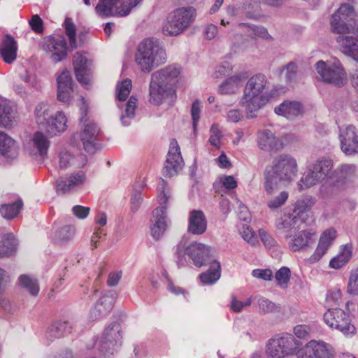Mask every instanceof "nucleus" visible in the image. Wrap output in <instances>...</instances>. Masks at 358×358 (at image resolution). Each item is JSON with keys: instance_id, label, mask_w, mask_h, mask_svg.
Masks as SVG:
<instances>
[{"instance_id": "nucleus-39", "label": "nucleus", "mask_w": 358, "mask_h": 358, "mask_svg": "<svg viewBox=\"0 0 358 358\" xmlns=\"http://www.w3.org/2000/svg\"><path fill=\"white\" fill-rule=\"evenodd\" d=\"M13 118V109L10 102L0 96V127L11 126Z\"/></svg>"}, {"instance_id": "nucleus-40", "label": "nucleus", "mask_w": 358, "mask_h": 358, "mask_svg": "<svg viewBox=\"0 0 358 358\" xmlns=\"http://www.w3.org/2000/svg\"><path fill=\"white\" fill-rule=\"evenodd\" d=\"M31 141L34 148L37 150L40 156L43 157L47 155L50 143L43 133L41 131L34 133Z\"/></svg>"}, {"instance_id": "nucleus-23", "label": "nucleus", "mask_w": 358, "mask_h": 358, "mask_svg": "<svg viewBox=\"0 0 358 358\" xmlns=\"http://www.w3.org/2000/svg\"><path fill=\"white\" fill-rule=\"evenodd\" d=\"M57 99L59 101L69 103L73 93V80L71 73L67 70H64L57 78Z\"/></svg>"}, {"instance_id": "nucleus-58", "label": "nucleus", "mask_w": 358, "mask_h": 358, "mask_svg": "<svg viewBox=\"0 0 358 358\" xmlns=\"http://www.w3.org/2000/svg\"><path fill=\"white\" fill-rule=\"evenodd\" d=\"M329 248L324 245L323 244L318 243V245L314 252V253L309 257L308 262L314 264L321 259V258L326 254Z\"/></svg>"}, {"instance_id": "nucleus-59", "label": "nucleus", "mask_w": 358, "mask_h": 358, "mask_svg": "<svg viewBox=\"0 0 358 358\" xmlns=\"http://www.w3.org/2000/svg\"><path fill=\"white\" fill-rule=\"evenodd\" d=\"M259 234L262 241L267 248L271 249L277 245L276 241L265 230L259 229Z\"/></svg>"}, {"instance_id": "nucleus-62", "label": "nucleus", "mask_w": 358, "mask_h": 358, "mask_svg": "<svg viewBox=\"0 0 358 358\" xmlns=\"http://www.w3.org/2000/svg\"><path fill=\"white\" fill-rule=\"evenodd\" d=\"M87 58L80 52H76L73 56V67L74 70H80L82 69H86Z\"/></svg>"}, {"instance_id": "nucleus-10", "label": "nucleus", "mask_w": 358, "mask_h": 358, "mask_svg": "<svg viewBox=\"0 0 358 358\" xmlns=\"http://www.w3.org/2000/svg\"><path fill=\"white\" fill-rule=\"evenodd\" d=\"M297 341L291 334H285L271 338L266 345L268 358H284L294 353Z\"/></svg>"}, {"instance_id": "nucleus-51", "label": "nucleus", "mask_w": 358, "mask_h": 358, "mask_svg": "<svg viewBox=\"0 0 358 358\" xmlns=\"http://www.w3.org/2000/svg\"><path fill=\"white\" fill-rule=\"evenodd\" d=\"M291 271L288 267H281L275 275L278 285L282 288H286L289 282Z\"/></svg>"}, {"instance_id": "nucleus-9", "label": "nucleus", "mask_w": 358, "mask_h": 358, "mask_svg": "<svg viewBox=\"0 0 358 358\" xmlns=\"http://www.w3.org/2000/svg\"><path fill=\"white\" fill-rule=\"evenodd\" d=\"M357 168L354 164H344L339 166L332 174V184L323 185L320 189L322 198H328L336 194L343 189L344 185L356 176Z\"/></svg>"}, {"instance_id": "nucleus-33", "label": "nucleus", "mask_w": 358, "mask_h": 358, "mask_svg": "<svg viewBox=\"0 0 358 358\" xmlns=\"http://www.w3.org/2000/svg\"><path fill=\"white\" fill-rule=\"evenodd\" d=\"M18 148L16 142L6 133L0 131V155L8 159L17 156Z\"/></svg>"}, {"instance_id": "nucleus-34", "label": "nucleus", "mask_w": 358, "mask_h": 358, "mask_svg": "<svg viewBox=\"0 0 358 358\" xmlns=\"http://www.w3.org/2000/svg\"><path fill=\"white\" fill-rule=\"evenodd\" d=\"M316 199L313 196H306L300 199H298L289 208V211L293 214V216L300 222L301 221V216L310 210L312 207L315 204Z\"/></svg>"}, {"instance_id": "nucleus-22", "label": "nucleus", "mask_w": 358, "mask_h": 358, "mask_svg": "<svg viewBox=\"0 0 358 358\" xmlns=\"http://www.w3.org/2000/svg\"><path fill=\"white\" fill-rule=\"evenodd\" d=\"M298 358H334V355L323 342L311 341L299 352Z\"/></svg>"}, {"instance_id": "nucleus-50", "label": "nucleus", "mask_w": 358, "mask_h": 358, "mask_svg": "<svg viewBox=\"0 0 358 358\" xmlns=\"http://www.w3.org/2000/svg\"><path fill=\"white\" fill-rule=\"evenodd\" d=\"M144 186V182H141L139 184L136 185L134 187V190L131 192V210L136 212L139 208L143 199L141 196V189Z\"/></svg>"}, {"instance_id": "nucleus-25", "label": "nucleus", "mask_w": 358, "mask_h": 358, "mask_svg": "<svg viewBox=\"0 0 358 358\" xmlns=\"http://www.w3.org/2000/svg\"><path fill=\"white\" fill-rule=\"evenodd\" d=\"M86 176L83 171L71 174L66 180L61 179L57 181L56 191L58 194H65L83 185Z\"/></svg>"}, {"instance_id": "nucleus-18", "label": "nucleus", "mask_w": 358, "mask_h": 358, "mask_svg": "<svg viewBox=\"0 0 358 358\" xmlns=\"http://www.w3.org/2000/svg\"><path fill=\"white\" fill-rule=\"evenodd\" d=\"M336 38L341 52L358 62V25L347 33L341 34Z\"/></svg>"}, {"instance_id": "nucleus-14", "label": "nucleus", "mask_w": 358, "mask_h": 358, "mask_svg": "<svg viewBox=\"0 0 358 358\" xmlns=\"http://www.w3.org/2000/svg\"><path fill=\"white\" fill-rule=\"evenodd\" d=\"M41 47L54 63L62 62L67 57L66 41L63 36L51 35L44 37Z\"/></svg>"}, {"instance_id": "nucleus-2", "label": "nucleus", "mask_w": 358, "mask_h": 358, "mask_svg": "<svg viewBox=\"0 0 358 358\" xmlns=\"http://www.w3.org/2000/svg\"><path fill=\"white\" fill-rule=\"evenodd\" d=\"M267 78L263 74L252 76L247 82L241 104L245 108L247 117L253 118L255 113L266 104L268 101L266 91Z\"/></svg>"}, {"instance_id": "nucleus-57", "label": "nucleus", "mask_w": 358, "mask_h": 358, "mask_svg": "<svg viewBox=\"0 0 358 358\" xmlns=\"http://www.w3.org/2000/svg\"><path fill=\"white\" fill-rule=\"evenodd\" d=\"M239 233L243 238L251 245H255L257 242V238L255 236L254 231L250 227L243 224L239 229Z\"/></svg>"}, {"instance_id": "nucleus-48", "label": "nucleus", "mask_w": 358, "mask_h": 358, "mask_svg": "<svg viewBox=\"0 0 358 358\" xmlns=\"http://www.w3.org/2000/svg\"><path fill=\"white\" fill-rule=\"evenodd\" d=\"M259 311L264 314L277 313L280 311V306L263 296H257Z\"/></svg>"}, {"instance_id": "nucleus-52", "label": "nucleus", "mask_w": 358, "mask_h": 358, "mask_svg": "<svg viewBox=\"0 0 358 358\" xmlns=\"http://www.w3.org/2000/svg\"><path fill=\"white\" fill-rule=\"evenodd\" d=\"M288 197V192L281 191L276 196L268 201L267 206L271 210L278 209L285 203Z\"/></svg>"}, {"instance_id": "nucleus-43", "label": "nucleus", "mask_w": 358, "mask_h": 358, "mask_svg": "<svg viewBox=\"0 0 358 358\" xmlns=\"http://www.w3.org/2000/svg\"><path fill=\"white\" fill-rule=\"evenodd\" d=\"M51 113V108L49 105L45 103H38L35 108V115L37 123L44 127L48 121L53 116Z\"/></svg>"}, {"instance_id": "nucleus-7", "label": "nucleus", "mask_w": 358, "mask_h": 358, "mask_svg": "<svg viewBox=\"0 0 358 358\" xmlns=\"http://www.w3.org/2000/svg\"><path fill=\"white\" fill-rule=\"evenodd\" d=\"M320 78L324 83L341 87L347 81V73L341 62L336 57L326 62L320 60L315 65Z\"/></svg>"}, {"instance_id": "nucleus-35", "label": "nucleus", "mask_w": 358, "mask_h": 358, "mask_svg": "<svg viewBox=\"0 0 358 358\" xmlns=\"http://www.w3.org/2000/svg\"><path fill=\"white\" fill-rule=\"evenodd\" d=\"M245 78V75L242 73L236 74L227 78L219 86V93L221 94H231L236 93L240 89L241 82Z\"/></svg>"}, {"instance_id": "nucleus-30", "label": "nucleus", "mask_w": 358, "mask_h": 358, "mask_svg": "<svg viewBox=\"0 0 358 358\" xmlns=\"http://www.w3.org/2000/svg\"><path fill=\"white\" fill-rule=\"evenodd\" d=\"M274 110L279 115L293 119L303 113V108L299 101L286 100L275 107Z\"/></svg>"}, {"instance_id": "nucleus-20", "label": "nucleus", "mask_w": 358, "mask_h": 358, "mask_svg": "<svg viewBox=\"0 0 358 358\" xmlns=\"http://www.w3.org/2000/svg\"><path fill=\"white\" fill-rule=\"evenodd\" d=\"M176 96L173 87L161 84L151 78L149 86V102L154 106H159L168 99Z\"/></svg>"}, {"instance_id": "nucleus-17", "label": "nucleus", "mask_w": 358, "mask_h": 358, "mask_svg": "<svg viewBox=\"0 0 358 358\" xmlns=\"http://www.w3.org/2000/svg\"><path fill=\"white\" fill-rule=\"evenodd\" d=\"M184 166V161L180 154V147L176 140L170 143L166 160L163 168L164 176L172 177L178 173Z\"/></svg>"}, {"instance_id": "nucleus-56", "label": "nucleus", "mask_w": 358, "mask_h": 358, "mask_svg": "<svg viewBox=\"0 0 358 358\" xmlns=\"http://www.w3.org/2000/svg\"><path fill=\"white\" fill-rule=\"evenodd\" d=\"M347 291L350 294L358 295V268L351 272Z\"/></svg>"}, {"instance_id": "nucleus-12", "label": "nucleus", "mask_w": 358, "mask_h": 358, "mask_svg": "<svg viewBox=\"0 0 358 358\" xmlns=\"http://www.w3.org/2000/svg\"><path fill=\"white\" fill-rule=\"evenodd\" d=\"M120 0H99L96 11L101 17L119 15L124 17L129 14L142 0H123L120 7L117 4Z\"/></svg>"}, {"instance_id": "nucleus-6", "label": "nucleus", "mask_w": 358, "mask_h": 358, "mask_svg": "<svg viewBox=\"0 0 358 358\" xmlns=\"http://www.w3.org/2000/svg\"><path fill=\"white\" fill-rule=\"evenodd\" d=\"M333 160L331 159H322L311 164L306 171L303 174L297 182L299 192L308 189L327 178L332 180Z\"/></svg>"}, {"instance_id": "nucleus-60", "label": "nucleus", "mask_w": 358, "mask_h": 358, "mask_svg": "<svg viewBox=\"0 0 358 358\" xmlns=\"http://www.w3.org/2000/svg\"><path fill=\"white\" fill-rule=\"evenodd\" d=\"M75 164V158L69 152H62L59 155V167L66 169Z\"/></svg>"}, {"instance_id": "nucleus-38", "label": "nucleus", "mask_w": 358, "mask_h": 358, "mask_svg": "<svg viewBox=\"0 0 358 358\" xmlns=\"http://www.w3.org/2000/svg\"><path fill=\"white\" fill-rule=\"evenodd\" d=\"M220 278V264L214 260L210 268L200 274L199 278L204 285H213Z\"/></svg>"}, {"instance_id": "nucleus-37", "label": "nucleus", "mask_w": 358, "mask_h": 358, "mask_svg": "<svg viewBox=\"0 0 358 358\" xmlns=\"http://www.w3.org/2000/svg\"><path fill=\"white\" fill-rule=\"evenodd\" d=\"M71 326L66 321H57L52 324L48 329L46 336L48 339L52 341L64 336L66 334L70 332Z\"/></svg>"}, {"instance_id": "nucleus-24", "label": "nucleus", "mask_w": 358, "mask_h": 358, "mask_svg": "<svg viewBox=\"0 0 358 358\" xmlns=\"http://www.w3.org/2000/svg\"><path fill=\"white\" fill-rule=\"evenodd\" d=\"M180 74V68L176 64L168 65L151 75V78L162 85L172 87L178 82Z\"/></svg>"}, {"instance_id": "nucleus-31", "label": "nucleus", "mask_w": 358, "mask_h": 358, "mask_svg": "<svg viewBox=\"0 0 358 358\" xmlns=\"http://www.w3.org/2000/svg\"><path fill=\"white\" fill-rule=\"evenodd\" d=\"M315 236V233L312 229L298 231L289 238V247L294 252L304 249L310 245Z\"/></svg>"}, {"instance_id": "nucleus-13", "label": "nucleus", "mask_w": 358, "mask_h": 358, "mask_svg": "<svg viewBox=\"0 0 358 358\" xmlns=\"http://www.w3.org/2000/svg\"><path fill=\"white\" fill-rule=\"evenodd\" d=\"M160 206L154 210L150 222L151 234L153 238H159L167 227L165 210L170 196L165 193L164 189L158 196Z\"/></svg>"}, {"instance_id": "nucleus-54", "label": "nucleus", "mask_w": 358, "mask_h": 358, "mask_svg": "<svg viewBox=\"0 0 358 358\" xmlns=\"http://www.w3.org/2000/svg\"><path fill=\"white\" fill-rule=\"evenodd\" d=\"M337 237V231L334 228H329L324 231L319 240V243L330 248Z\"/></svg>"}, {"instance_id": "nucleus-47", "label": "nucleus", "mask_w": 358, "mask_h": 358, "mask_svg": "<svg viewBox=\"0 0 358 358\" xmlns=\"http://www.w3.org/2000/svg\"><path fill=\"white\" fill-rule=\"evenodd\" d=\"M75 234V228L72 226H64L55 231L54 239L60 244H64L71 241Z\"/></svg>"}, {"instance_id": "nucleus-16", "label": "nucleus", "mask_w": 358, "mask_h": 358, "mask_svg": "<svg viewBox=\"0 0 358 358\" xmlns=\"http://www.w3.org/2000/svg\"><path fill=\"white\" fill-rule=\"evenodd\" d=\"M356 16V12L352 5L349 3L342 4L331 17V27L332 31L337 34L348 32L352 27L348 25V23L354 20Z\"/></svg>"}, {"instance_id": "nucleus-42", "label": "nucleus", "mask_w": 358, "mask_h": 358, "mask_svg": "<svg viewBox=\"0 0 358 358\" xmlns=\"http://www.w3.org/2000/svg\"><path fill=\"white\" fill-rule=\"evenodd\" d=\"M138 99L136 96H131L126 104L124 113L120 116V120L123 126H128L131 120L134 117L135 110Z\"/></svg>"}, {"instance_id": "nucleus-19", "label": "nucleus", "mask_w": 358, "mask_h": 358, "mask_svg": "<svg viewBox=\"0 0 358 358\" xmlns=\"http://www.w3.org/2000/svg\"><path fill=\"white\" fill-rule=\"evenodd\" d=\"M339 140L341 149L346 155L358 154V135L353 126L341 127Z\"/></svg>"}, {"instance_id": "nucleus-3", "label": "nucleus", "mask_w": 358, "mask_h": 358, "mask_svg": "<svg viewBox=\"0 0 358 358\" xmlns=\"http://www.w3.org/2000/svg\"><path fill=\"white\" fill-rule=\"evenodd\" d=\"M135 61L142 72L150 73L166 62V53L157 39L148 38L138 44Z\"/></svg>"}, {"instance_id": "nucleus-36", "label": "nucleus", "mask_w": 358, "mask_h": 358, "mask_svg": "<svg viewBox=\"0 0 358 358\" xmlns=\"http://www.w3.org/2000/svg\"><path fill=\"white\" fill-rule=\"evenodd\" d=\"M299 221L293 216L289 211H287L285 215L278 219L275 222L276 228L279 230H284L285 232V238H289L292 237V229L295 227Z\"/></svg>"}, {"instance_id": "nucleus-5", "label": "nucleus", "mask_w": 358, "mask_h": 358, "mask_svg": "<svg viewBox=\"0 0 358 358\" xmlns=\"http://www.w3.org/2000/svg\"><path fill=\"white\" fill-rule=\"evenodd\" d=\"M196 9L192 6L181 7L169 13L162 26V33L167 36L182 34L194 21Z\"/></svg>"}, {"instance_id": "nucleus-4", "label": "nucleus", "mask_w": 358, "mask_h": 358, "mask_svg": "<svg viewBox=\"0 0 358 358\" xmlns=\"http://www.w3.org/2000/svg\"><path fill=\"white\" fill-rule=\"evenodd\" d=\"M213 249L203 243L192 242L187 245V238L182 237L176 248L179 266L185 264L187 255L197 267H201L211 262Z\"/></svg>"}, {"instance_id": "nucleus-46", "label": "nucleus", "mask_w": 358, "mask_h": 358, "mask_svg": "<svg viewBox=\"0 0 358 358\" xmlns=\"http://www.w3.org/2000/svg\"><path fill=\"white\" fill-rule=\"evenodd\" d=\"M22 206V200H17L11 204H4L0 208V213L4 218L11 220L18 215Z\"/></svg>"}, {"instance_id": "nucleus-21", "label": "nucleus", "mask_w": 358, "mask_h": 358, "mask_svg": "<svg viewBox=\"0 0 358 358\" xmlns=\"http://www.w3.org/2000/svg\"><path fill=\"white\" fill-rule=\"evenodd\" d=\"M257 143L259 149L266 152H278L285 147L281 138L277 137L268 129H261L257 134Z\"/></svg>"}, {"instance_id": "nucleus-41", "label": "nucleus", "mask_w": 358, "mask_h": 358, "mask_svg": "<svg viewBox=\"0 0 358 358\" xmlns=\"http://www.w3.org/2000/svg\"><path fill=\"white\" fill-rule=\"evenodd\" d=\"M19 285L34 296H36L40 290L38 280L26 274L19 277Z\"/></svg>"}, {"instance_id": "nucleus-32", "label": "nucleus", "mask_w": 358, "mask_h": 358, "mask_svg": "<svg viewBox=\"0 0 358 358\" xmlns=\"http://www.w3.org/2000/svg\"><path fill=\"white\" fill-rule=\"evenodd\" d=\"M353 248L352 243L341 245L338 254L329 261V266L334 269L345 266L352 259Z\"/></svg>"}, {"instance_id": "nucleus-27", "label": "nucleus", "mask_w": 358, "mask_h": 358, "mask_svg": "<svg viewBox=\"0 0 358 358\" xmlns=\"http://www.w3.org/2000/svg\"><path fill=\"white\" fill-rule=\"evenodd\" d=\"M115 297L113 294L103 296L95 304L90 312V318L97 320L106 316L112 310Z\"/></svg>"}, {"instance_id": "nucleus-53", "label": "nucleus", "mask_w": 358, "mask_h": 358, "mask_svg": "<svg viewBox=\"0 0 358 358\" xmlns=\"http://www.w3.org/2000/svg\"><path fill=\"white\" fill-rule=\"evenodd\" d=\"M64 27L66 34L69 37V45L71 48H77V42L76 40V27L70 18H66L64 21Z\"/></svg>"}, {"instance_id": "nucleus-26", "label": "nucleus", "mask_w": 358, "mask_h": 358, "mask_svg": "<svg viewBox=\"0 0 358 358\" xmlns=\"http://www.w3.org/2000/svg\"><path fill=\"white\" fill-rule=\"evenodd\" d=\"M207 229V220L203 211L193 210L189 213L187 231L194 235H201Z\"/></svg>"}, {"instance_id": "nucleus-8", "label": "nucleus", "mask_w": 358, "mask_h": 358, "mask_svg": "<svg viewBox=\"0 0 358 358\" xmlns=\"http://www.w3.org/2000/svg\"><path fill=\"white\" fill-rule=\"evenodd\" d=\"M80 110L82 115L80 120L84 122L83 128L80 134L73 135L71 143L79 148L83 146L86 152L93 153L95 150L94 141L99 133V129L94 122L85 118L87 107L84 102Z\"/></svg>"}, {"instance_id": "nucleus-1", "label": "nucleus", "mask_w": 358, "mask_h": 358, "mask_svg": "<svg viewBox=\"0 0 358 358\" xmlns=\"http://www.w3.org/2000/svg\"><path fill=\"white\" fill-rule=\"evenodd\" d=\"M297 172L295 158L287 154L275 157L264 173V189L267 195L274 194L282 187L288 185Z\"/></svg>"}, {"instance_id": "nucleus-61", "label": "nucleus", "mask_w": 358, "mask_h": 358, "mask_svg": "<svg viewBox=\"0 0 358 358\" xmlns=\"http://www.w3.org/2000/svg\"><path fill=\"white\" fill-rule=\"evenodd\" d=\"M201 103L199 100L194 101L191 108V115L193 121V127L195 128L200 119Z\"/></svg>"}, {"instance_id": "nucleus-15", "label": "nucleus", "mask_w": 358, "mask_h": 358, "mask_svg": "<svg viewBox=\"0 0 358 358\" xmlns=\"http://www.w3.org/2000/svg\"><path fill=\"white\" fill-rule=\"evenodd\" d=\"M122 339L120 325L117 322H112L103 331L99 341V351L106 358L114 353L115 345Z\"/></svg>"}, {"instance_id": "nucleus-29", "label": "nucleus", "mask_w": 358, "mask_h": 358, "mask_svg": "<svg viewBox=\"0 0 358 358\" xmlns=\"http://www.w3.org/2000/svg\"><path fill=\"white\" fill-rule=\"evenodd\" d=\"M17 43L15 38L7 34L0 45V54L3 61L12 64L17 58Z\"/></svg>"}, {"instance_id": "nucleus-11", "label": "nucleus", "mask_w": 358, "mask_h": 358, "mask_svg": "<svg viewBox=\"0 0 358 358\" xmlns=\"http://www.w3.org/2000/svg\"><path fill=\"white\" fill-rule=\"evenodd\" d=\"M323 319L331 329L340 331L343 334H353L355 327L351 324L349 314L341 308H329L324 314Z\"/></svg>"}, {"instance_id": "nucleus-28", "label": "nucleus", "mask_w": 358, "mask_h": 358, "mask_svg": "<svg viewBox=\"0 0 358 358\" xmlns=\"http://www.w3.org/2000/svg\"><path fill=\"white\" fill-rule=\"evenodd\" d=\"M67 118L62 111H58L48 121L44 127L47 134L50 136L63 133L67 128Z\"/></svg>"}, {"instance_id": "nucleus-45", "label": "nucleus", "mask_w": 358, "mask_h": 358, "mask_svg": "<svg viewBox=\"0 0 358 358\" xmlns=\"http://www.w3.org/2000/svg\"><path fill=\"white\" fill-rule=\"evenodd\" d=\"M279 74L284 76L287 83H292L296 81L298 66L295 62H290L278 69Z\"/></svg>"}, {"instance_id": "nucleus-44", "label": "nucleus", "mask_w": 358, "mask_h": 358, "mask_svg": "<svg viewBox=\"0 0 358 358\" xmlns=\"http://www.w3.org/2000/svg\"><path fill=\"white\" fill-rule=\"evenodd\" d=\"M16 247V241L12 234L4 236L0 243V258L8 257L13 254Z\"/></svg>"}, {"instance_id": "nucleus-49", "label": "nucleus", "mask_w": 358, "mask_h": 358, "mask_svg": "<svg viewBox=\"0 0 358 358\" xmlns=\"http://www.w3.org/2000/svg\"><path fill=\"white\" fill-rule=\"evenodd\" d=\"M132 87L131 80L126 79L116 86V96L119 101H125L130 94Z\"/></svg>"}, {"instance_id": "nucleus-63", "label": "nucleus", "mask_w": 358, "mask_h": 358, "mask_svg": "<svg viewBox=\"0 0 358 358\" xmlns=\"http://www.w3.org/2000/svg\"><path fill=\"white\" fill-rule=\"evenodd\" d=\"M253 277L264 280H271L273 278V272L271 269H255L252 272Z\"/></svg>"}, {"instance_id": "nucleus-55", "label": "nucleus", "mask_w": 358, "mask_h": 358, "mask_svg": "<svg viewBox=\"0 0 358 358\" xmlns=\"http://www.w3.org/2000/svg\"><path fill=\"white\" fill-rule=\"evenodd\" d=\"M248 27L258 37L266 41H272V36L268 34V30L262 26H255L247 24L246 23H240L239 27Z\"/></svg>"}, {"instance_id": "nucleus-64", "label": "nucleus", "mask_w": 358, "mask_h": 358, "mask_svg": "<svg viewBox=\"0 0 358 358\" xmlns=\"http://www.w3.org/2000/svg\"><path fill=\"white\" fill-rule=\"evenodd\" d=\"M210 132L211 135L209 138L210 143L216 148H219L221 134L218 127L215 124H213L210 128Z\"/></svg>"}]
</instances>
